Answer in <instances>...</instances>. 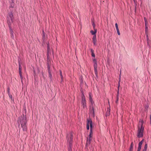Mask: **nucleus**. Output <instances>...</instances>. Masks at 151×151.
<instances>
[{
    "mask_svg": "<svg viewBox=\"0 0 151 151\" xmlns=\"http://www.w3.org/2000/svg\"><path fill=\"white\" fill-rule=\"evenodd\" d=\"M27 122L26 116L24 115H21L19 119L18 123L21 124V126L24 131H26L27 130L26 125Z\"/></svg>",
    "mask_w": 151,
    "mask_h": 151,
    "instance_id": "obj_1",
    "label": "nucleus"
},
{
    "mask_svg": "<svg viewBox=\"0 0 151 151\" xmlns=\"http://www.w3.org/2000/svg\"><path fill=\"white\" fill-rule=\"evenodd\" d=\"M90 127V133L89 136V138H87V143H89L91 140V138L92 136V122L91 119H88L87 120V123L86 124V128L88 130L89 129V126Z\"/></svg>",
    "mask_w": 151,
    "mask_h": 151,
    "instance_id": "obj_2",
    "label": "nucleus"
},
{
    "mask_svg": "<svg viewBox=\"0 0 151 151\" xmlns=\"http://www.w3.org/2000/svg\"><path fill=\"white\" fill-rule=\"evenodd\" d=\"M143 121L141 119L139 121L138 126V129L137 133V136L139 137H142L143 136V132L144 128L143 127Z\"/></svg>",
    "mask_w": 151,
    "mask_h": 151,
    "instance_id": "obj_3",
    "label": "nucleus"
},
{
    "mask_svg": "<svg viewBox=\"0 0 151 151\" xmlns=\"http://www.w3.org/2000/svg\"><path fill=\"white\" fill-rule=\"evenodd\" d=\"M73 135L72 132H70L67 134V139L68 145V150L69 151L71 150V145L73 142Z\"/></svg>",
    "mask_w": 151,
    "mask_h": 151,
    "instance_id": "obj_4",
    "label": "nucleus"
},
{
    "mask_svg": "<svg viewBox=\"0 0 151 151\" xmlns=\"http://www.w3.org/2000/svg\"><path fill=\"white\" fill-rule=\"evenodd\" d=\"M92 96L91 93H89V98L90 102L91 104V105L90 106V112L93 113L94 114V110L93 106V104L94 103L92 99Z\"/></svg>",
    "mask_w": 151,
    "mask_h": 151,
    "instance_id": "obj_5",
    "label": "nucleus"
},
{
    "mask_svg": "<svg viewBox=\"0 0 151 151\" xmlns=\"http://www.w3.org/2000/svg\"><path fill=\"white\" fill-rule=\"evenodd\" d=\"M14 19V18L13 13L12 12L9 13L7 19V22L9 25H11V23L13 22Z\"/></svg>",
    "mask_w": 151,
    "mask_h": 151,
    "instance_id": "obj_6",
    "label": "nucleus"
},
{
    "mask_svg": "<svg viewBox=\"0 0 151 151\" xmlns=\"http://www.w3.org/2000/svg\"><path fill=\"white\" fill-rule=\"evenodd\" d=\"M81 103L83 108L86 106V101L85 98L84 96H82Z\"/></svg>",
    "mask_w": 151,
    "mask_h": 151,
    "instance_id": "obj_7",
    "label": "nucleus"
},
{
    "mask_svg": "<svg viewBox=\"0 0 151 151\" xmlns=\"http://www.w3.org/2000/svg\"><path fill=\"white\" fill-rule=\"evenodd\" d=\"M21 66L20 64H19V74L20 75V77L21 80V82L22 83H23V81H22V79H23V77L22 76V71H21Z\"/></svg>",
    "mask_w": 151,
    "mask_h": 151,
    "instance_id": "obj_8",
    "label": "nucleus"
},
{
    "mask_svg": "<svg viewBox=\"0 0 151 151\" xmlns=\"http://www.w3.org/2000/svg\"><path fill=\"white\" fill-rule=\"evenodd\" d=\"M47 58H48L49 55V52H50V47L49 44H47Z\"/></svg>",
    "mask_w": 151,
    "mask_h": 151,
    "instance_id": "obj_9",
    "label": "nucleus"
},
{
    "mask_svg": "<svg viewBox=\"0 0 151 151\" xmlns=\"http://www.w3.org/2000/svg\"><path fill=\"white\" fill-rule=\"evenodd\" d=\"M110 109L109 108H108L107 109V111L106 112V116H109L110 115Z\"/></svg>",
    "mask_w": 151,
    "mask_h": 151,
    "instance_id": "obj_10",
    "label": "nucleus"
},
{
    "mask_svg": "<svg viewBox=\"0 0 151 151\" xmlns=\"http://www.w3.org/2000/svg\"><path fill=\"white\" fill-rule=\"evenodd\" d=\"M14 0L13 1H11V3L10 7L13 8L14 6Z\"/></svg>",
    "mask_w": 151,
    "mask_h": 151,
    "instance_id": "obj_11",
    "label": "nucleus"
},
{
    "mask_svg": "<svg viewBox=\"0 0 151 151\" xmlns=\"http://www.w3.org/2000/svg\"><path fill=\"white\" fill-rule=\"evenodd\" d=\"M48 73H49V78L51 80H52V76L51 73V71H49V72H48Z\"/></svg>",
    "mask_w": 151,
    "mask_h": 151,
    "instance_id": "obj_12",
    "label": "nucleus"
},
{
    "mask_svg": "<svg viewBox=\"0 0 151 151\" xmlns=\"http://www.w3.org/2000/svg\"><path fill=\"white\" fill-rule=\"evenodd\" d=\"M147 146V144H145L144 147V149L142 151H146Z\"/></svg>",
    "mask_w": 151,
    "mask_h": 151,
    "instance_id": "obj_13",
    "label": "nucleus"
},
{
    "mask_svg": "<svg viewBox=\"0 0 151 151\" xmlns=\"http://www.w3.org/2000/svg\"><path fill=\"white\" fill-rule=\"evenodd\" d=\"M144 19L145 21V27H146V30H147V27L146 26V24H147V20L146 18H145V17L144 18Z\"/></svg>",
    "mask_w": 151,
    "mask_h": 151,
    "instance_id": "obj_14",
    "label": "nucleus"
},
{
    "mask_svg": "<svg viewBox=\"0 0 151 151\" xmlns=\"http://www.w3.org/2000/svg\"><path fill=\"white\" fill-rule=\"evenodd\" d=\"M91 52L92 56L93 57H94V50L92 49H91Z\"/></svg>",
    "mask_w": 151,
    "mask_h": 151,
    "instance_id": "obj_15",
    "label": "nucleus"
},
{
    "mask_svg": "<svg viewBox=\"0 0 151 151\" xmlns=\"http://www.w3.org/2000/svg\"><path fill=\"white\" fill-rule=\"evenodd\" d=\"M9 28H10V33L11 35H12V34H13V31L12 30V29L10 28V26L9 25Z\"/></svg>",
    "mask_w": 151,
    "mask_h": 151,
    "instance_id": "obj_16",
    "label": "nucleus"
},
{
    "mask_svg": "<svg viewBox=\"0 0 151 151\" xmlns=\"http://www.w3.org/2000/svg\"><path fill=\"white\" fill-rule=\"evenodd\" d=\"M133 147V143H132L131 144V146L129 149V151H132Z\"/></svg>",
    "mask_w": 151,
    "mask_h": 151,
    "instance_id": "obj_17",
    "label": "nucleus"
},
{
    "mask_svg": "<svg viewBox=\"0 0 151 151\" xmlns=\"http://www.w3.org/2000/svg\"><path fill=\"white\" fill-rule=\"evenodd\" d=\"M9 96L12 100L14 101V99L12 98V95L10 94H8Z\"/></svg>",
    "mask_w": 151,
    "mask_h": 151,
    "instance_id": "obj_18",
    "label": "nucleus"
},
{
    "mask_svg": "<svg viewBox=\"0 0 151 151\" xmlns=\"http://www.w3.org/2000/svg\"><path fill=\"white\" fill-rule=\"evenodd\" d=\"M141 146H142L139 145L138 149V151H140L141 149Z\"/></svg>",
    "mask_w": 151,
    "mask_h": 151,
    "instance_id": "obj_19",
    "label": "nucleus"
},
{
    "mask_svg": "<svg viewBox=\"0 0 151 151\" xmlns=\"http://www.w3.org/2000/svg\"><path fill=\"white\" fill-rule=\"evenodd\" d=\"M92 25L93 26V28L94 29V22L92 20Z\"/></svg>",
    "mask_w": 151,
    "mask_h": 151,
    "instance_id": "obj_20",
    "label": "nucleus"
},
{
    "mask_svg": "<svg viewBox=\"0 0 151 151\" xmlns=\"http://www.w3.org/2000/svg\"><path fill=\"white\" fill-rule=\"evenodd\" d=\"M147 43L148 45H149V38H148L147 35Z\"/></svg>",
    "mask_w": 151,
    "mask_h": 151,
    "instance_id": "obj_21",
    "label": "nucleus"
},
{
    "mask_svg": "<svg viewBox=\"0 0 151 151\" xmlns=\"http://www.w3.org/2000/svg\"><path fill=\"white\" fill-rule=\"evenodd\" d=\"M143 140H142L141 142H140L139 144V145L142 146V143H143Z\"/></svg>",
    "mask_w": 151,
    "mask_h": 151,
    "instance_id": "obj_22",
    "label": "nucleus"
},
{
    "mask_svg": "<svg viewBox=\"0 0 151 151\" xmlns=\"http://www.w3.org/2000/svg\"><path fill=\"white\" fill-rule=\"evenodd\" d=\"M115 27H116V29H118L119 28H118V24H117V23H116L115 24Z\"/></svg>",
    "mask_w": 151,
    "mask_h": 151,
    "instance_id": "obj_23",
    "label": "nucleus"
},
{
    "mask_svg": "<svg viewBox=\"0 0 151 151\" xmlns=\"http://www.w3.org/2000/svg\"><path fill=\"white\" fill-rule=\"evenodd\" d=\"M116 31H117V34L118 35H120V33L119 32V29H116Z\"/></svg>",
    "mask_w": 151,
    "mask_h": 151,
    "instance_id": "obj_24",
    "label": "nucleus"
},
{
    "mask_svg": "<svg viewBox=\"0 0 151 151\" xmlns=\"http://www.w3.org/2000/svg\"><path fill=\"white\" fill-rule=\"evenodd\" d=\"M7 92L8 94H10V89L9 87L7 88Z\"/></svg>",
    "mask_w": 151,
    "mask_h": 151,
    "instance_id": "obj_25",
    "label": "nucleus"
},
{
    "mask_svg": "<svg viewBox=\"0 0 151 151\" xmlns=\"http://www.w3.org/2000/svg\"><path fill=\"white\" fill-rule=\"evenodd\" d=\"M48 72H49V71H50V66L48 65L47 66Z\"/></svg>",
    "mask_w": 151,
    "mask_h": 151,
    "instance_id": "obj_26",
    "label": "nucleus"
},
{
    "mask_svg": "<svg viewBox=\"0 0 151 151\" xmlns=\"http://www.w3.org/2000/svg\"><path fill=\"white\" fill-rule=\"evenodd\" d=\"M91 33L92 35H94V32L93 30H91Z\"/></svg>",
    "mask_w": 151,
    "mask_h": 151,
    "instance_id": "obj_27",
    "label": "nucleus"
},
{
    "mask_svg": "<svg viewBox=\"0 0 151 151\" xmlns=\"http://www.w3.org/2000/svg\"><path fill=\"white\" fill-rule=\"evenodd\" d=\"M93 44H94V36L93 37Z\"/></svg>",
    "mask_w": 151,
    "mask_h": 151,
    "instance_id": "obj_28",
    "label": "nucleus"
},
{
    "mask_svg": "<svg viewBox=\"0 0 151 151\" xmlns=\"http://www.w3.org/2000/svg\"><path fill=\"white\" fill-rule=\"evenodd\" d=\"M120 79L119 78V83H118V88H119V86H120Z\"/></svg>",
    "mask_w": 151,
    "mask_h": 151,
    "instance_id": "obj_29",
    "label": "nucleus"
},
{
    "mask_svg": "<svg viewBox=\"0 0 151 151\" xmlns=\"http://www.w3.org/2000/svg\"><path fill=\"white\" fill-rule=\"evenodd\" d=\"M11 36L12 38H14V34H12V35H11Z\"/></svg>",
    "mask_w": 151,
    "mask_h": 151,
    "instance_id": "obj_30",
    "label": "nucleus"
},
{
    "mask_svg": "<svg viewBox=\"0 0 151 151\" xmlns=\"http://www.w3.org/2000/svg\"><path fill=\"white\" fill-rule=\"evenodd\" d=\"M96 68H95V74H96V77H97V75L96 73Z\"/></svg>",
    "mask_w": 151,
    "mask_h": 151,
    "instance_id": "obj_31",
    "label": "nucleus"
},
{
    "mask_svg": "<svg viewBox=\"0 0 151 151\" xmlns=\"http://www.w3.org/2000/svg\"><path fill=\"white\" fill-rule=\"evenodd\" d=\"M60 76H62V72H61V70H60Z\"/></svg>",
    "mask_w": 151,
    "mask_h": 151,
    "instance_id": "obj_32",
    "label": "nucleus"
},
{
    "mask_svg": "<svg viewBox=\"0 0 151 151\" xmlns=\"http://www.w3.org/2000/svg\"><path fill=\"white\" fill-rule=\"evenodd\" d=\"M61 76V79L62 81H63V76Z\"/></svg>",
    "mask_w": 151,
    "mask_h": 151,
    "instance_id": "obj_33",
    "label": "nucleus"
},
{
    "mask_svg": "<svg viewBox=\"0 0 151 151\" xmlns=\"http://www.w3.org/2000/svg\"><path fill=\"white\" fill-rule=\"evenodd\" d=\"M150 124H151V114L150 115Z\"/></svg>",
    "mask_w": 151,
    "mask_h": 151,
    "instance_id": "obj_34",
    "label": "nucleus"
},
{
    "mask_svg": "<svg viewBox=\"0 0 151 151\" xmlns=\"http://www.w3.org/2000/svg\"><path fill=\"white\" fill-rule=\"evenodd\" d=\"M43 36H45V35H44V31H43Z\"/></svg>",
    "mask_w": 151,
    "mask_h": 151,
    "instance_id": "obj_35",
    "label": "nucleus"
},
{
    "mask_svg": "<svg viewBox=\"0 0 151 151\" xmlns=\"http://www.w3.org/2000/svg\"><path fill=\"white\" fill-rule=\"evenodd\" d=\"M93 63H94V58L93 59Z\"/></svg>",
    "mask_w": 151,
    "mask_h": 151,
    "instance_id": "obj_36",
    "label": "nucleus"
},
{
    "mask_svg": "<svg viewBox=\"0 0 151 151\" xmlns=\"http://www.w3.org/2000/svg\"><path fill=\"white\" fill-rule=\"evenodd\" d=\"M96 30L95 29V33H96Z\"/></svg>",
    "mask_w": 151,
    "mask_h": 151,
    "instance_id": "obj_37",
    "label": "nucleus"
},
{
    "mask_svg": "<svg viewBox=\"0 0 151 151\" xmlns=\"http://www.w3.org/2000/svg\"><path fill=\"white\" fill-rule=\"evenodd\" d=\"M11 1H13L14 0H11Z\"/></svg>",
    "mask_w": 151,
    "mask_h": 151,
    "instance_id": "obj_38",
    "label": "nucleus"
},
{
    "mask_svg": "<svg viewBox=\"0 0 151 151\" xmlns=\"http://www.w3.org/2000/svg\"><path fill=\"white\" fill-rule=\"evenodd\" d=\"M93 66H94V64H93Z\"/></svg>",
    "mask_w": 151,
    "mask_h": 151,
    "instance_id": "obj_39",
    "label": "nucleus"
},
{
    "mask_svg": "<svg viewBox=\"0 0 151 151\" xmlns=\"http://www.w3.org/2000/svg\"><path fill=\"white\" fill-rule=\"evenodd\" d=\"M136 5H137V4H136L135 5V6H136Z\"/></svg>",
    "mask_w": 151,
    "mask_h": 151,
    "instance_id": "obj_40",
    "label": "nucleus"
},
{
    "mask_svg": "<svg viewBox=\"0 0 151 151\" xmlns=\"http://www.w3.org/2000/svg\"><path fill=\"white\" fill-rule=\"evenodd\" d=\"M95 64H96V62H95Z\"/></svg>",
    "mask_w": 151,
    "mask_h": 151,
    "instance_id": "obj_41",
    "label": "nucleus"
}]
</instances>
